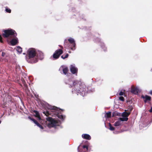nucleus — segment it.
Returning <instances> with one entry per match:
<instances>
[{
    "label": "nucleus",
    "instance_id": "1",
    "mask_svg": "<svg viewBox=\"0 0 152 152\" xmlns=\"http://www.w3.org/2000/svg\"><path fill=\"white\" fill-rule=\"evenodd\" d=\"M37 52L36 50L33 48L29 49L26 56L27 61L29 63L33 64L37 62L38 60L36 57Z\"/></svg>",
    "mask_w": 152,
    "mask_h": 152
},
{
    "label": "nucleus",
    "instance_id": "2",
    "mask_svg": "<svg viewBox=\"0 0 152 152\" xmlns=\"http://www.w3.org/2000/svg\"><path fill=\"white\" fill-rule=\"evenodd\" d=\"M72 84H70V86L72 87H74V90L77 93H81L85 90V86L82 85L81 82L78 80H73Z\"/></svg>",
    "mask_w": 152,
    "mask_h": 152
},
{
    "label": "nucleus",
    "instance_id": "3",
    "mask_svg": "<svg viewBox=\"0 0 152 152\" xmlns=\"http://www.w3.org/2000/svg\"><path fill=\"white\" fill-rule=\"evenodd\" d=\"M4 33L3 34L2 36L4 38H7L10 36L12 37L13 38H15L17 35L16 31L12 29H8L4 30Z\"/></svg>",
    "mask_w": 152,
    "mask_h": 152
},
{
    "label": "nucleus",
    "instance_id": "4",
    "mask_svg": "<svg viewBox=\"0 0 152 152\" xmlns=\"http://www.w3.org/2000/svg\"><path fill=\"white\" fill-rule=\"evenodd\" d=\"M47 120L50 123V124H48V126L49 127H53L56 126L57 124V121L51 117L47 118Z\"/></svg>",
    "mask_w": 152,
    "mask_h": 152
},
{
    "label": "nucleus",
    "instance_id": "5",
    "mask_svg": "<svg viewBox=\"0 0 152 152\" xmlns=\"http://www.w3.org/2000/svg\"><path fill=\"white\" fill-rule=\"evenodd\" d=\"M68 40L70 45L72 44L71 49L73 50H75L76 44L74 39L72 38H70L68 39Z\"/></svg>",
    "mask_w": 152,
    "mask_h": 152
},
{
    "label": "nucleus",
    "instance_id": "6",
    "mask_svg": "<svg viewBox=\"0 0 152 152\" xmlns=\"http://www.w3.org/2000/svg\"><path fill=\"white\" fill-rule=\"evenodd\" d=\"M70 71L72 74H77L78 69L75 66L72 65L70 66Z\"/></svg>",
    "mask_w": 152,
    "mask_h": 152
},
{
    "label": "nucleus",
    "instance_id": "7",
    "mask_svg": "<svg viewBox=\"0 0 152 152\" xmlns=\"http://www.w3.org/2000/svg\"><path fill=\"white\" fill-rule=\"evenodd\" d=\"M141 98L144 99V102L145 103H146L148 101H150L151 100V97L147 95L145 96L142 95L141 96Z\"/></svg>",
    "mask_w": 152,
    "mask_h": 152
},
{
    "label": "nucleus",
    "instance_id": "8",
    "mask_svg": "<svg viewBox=\"0 0 152 152\" xmlns=\"http://www.w3.org/2000/svg\"><path fill=\"white\" fill-rule=\"evenodd\" d=\"M131 91L133 94H137L138 93V89L137 88H136L132 86L131 87Z\"/></svg>",
    "mask_w": 152,
    "mask_h": 152
},
{
    "label": "nucleus",
    "instance_id": "9",
    "mask_svg": "<svg viewBox=\"0 0 152 152\" xmlns=\"http://www.w3.org/2000/svg\"><path fill=\"white\" fill-rule=\"evenodd\" d=\"M70 44L69 42L67 39H65L64 42V46L65 48H70L71 49L72 48L71 46H70Z\"/></svg>",
    "mask_w": 152,
    "mask_h": 152
},
{
    "label": "nucleus",
    "instance_id": "10",
    "mask_svg": "<svg viewBox=\"0 0 152 152\" xmlns=\"http://www.w3.org/2000/svg\"><path fill=\"white\" fill-rule=\"evenodd\" d=\"M36 57L38 59V58L40 60H42L44 58L43 53L41 51H39L38 53H37Z\"/></svg>",
    "mask_w": 152,
    "mask_h": 152
},
{
    "label": "nucleus",
    "instance_id": "11",
    "mask_svg": "<svg viewBox=\"0 0 152 152\" xmlns=\"http://www.w3.org/2000/svg\"><path fill=\"white\" fill-rule=\"evenodd\" d=\"M82 136L83 138L87 140H90L91 138V136L88 134H83L82 135Z\"/></svg>",
    "mask_w": 152,
    "mask_h": 152
},
{
    "label": "nucleus",
    "instance_id": "12",
    "mask_svg": "<svg viewBox=\"0 0 152 152\" xmlns=\"http://www.w3.org/2000/svg\"><path fill=\"white\" fill-rule=\"evenodd\" d=\"M14 38L12 39L10 42L11 45L13 46L15 45L18 42L17 39Z\"/></svg>",
    "mask_w": 152,
    "mask_h": 152
},
{
    "label": "nucleus",
    "instance_id": "13",
    "mask_svg": "<svg viewBox=\"0 0 152 152\" xmlns=\"http://www.w3.org/2000/svg\"><path fill=\"white\" fill-rule=\"evenodd\" d=\"M55 52L56 54L60 56L61 54H62L63 51L62 49H60L56 50L55 51Z\"/></svg>",
    "mask_w": 152,
    "mask_h": 152
},
{
    "label": "nucleus",
    "instance_id": "14",
    "mask_svg": "<svg viewBox=\"0 0 152 152\" xmlns=\"http://www.w3.org/2000/svg\"><path fill=\"white\" fill-rule=\"evenodd\" d=\"M34 112L35 114V116L38 118L39 120L41 119V117L39 112L37 110H34Z\"/></svg>",
    "mask_w": 152,
    "mask_h": 152
},
{
    "label": "nucleus",
    "instance_id": "15",
    "mask_svg": "<svg viewBox=\"0 0 152 152\" xmlns=\"http://www.w3.org/2000/svg\"><path fill=\"white\" fill-rule=\"evenodd\" d=\"M121 115V113L116 112L115 111L113 112L112 115V117H114L116 116H119Z\"/></svg>",
    "mask_w": 152,
    "mask_h": 152
},
{
    "label": "nucleus",
    "instance_id": "16",
    "mask_svg": "<svg viewBox=\"0 0 152 152\" xmlns=\"http://www.w3.org/2000/svg\"><path fill=\"white\" fill-rule=\"evenodd\" d=\"M130 114V113L124 112L122 113V116L123 117H127Z\"/></svg>",
    "mask_w": 152,
    "mask_h": 152
},
{
    "label": "nucleus",
    "instance_id": "17",
    "mask_svg": "<svg viewBox=\"0 0 152 152\" xmlns=\"http://www.w3.org/2000/svg\"><path fill=\"white\" fill-rule=\"evenodd\" d=\"M121 124L122 123L121 121H118L115 123L114 125L115 126H117L121 125Z\"/></svg>",
    "mask_w": 152,
    "mask_h": 152
},
{
    "label": "nucleus",
    "instance_id": "18",
    "mask_svg": "<svg viewBox=\"0 0 152 152\" xmlns=\"http://www.w3.org/2000/svg\"><path fill=\"white\" fill-rule=\"evenodd\" d=\"M68 71V69L67 67H65L63 69V72L64 74L66 75Z\"/></svg>",
    "mask_w": 152,
    "mask_h": 152
},
{
    "label": "nucleus",
    "instance_id": "19",
    "mask_svg": "<svg viewBox=\"0 0 152 152\" xmlns=\"http://www.w3.org/2000/svg\"><path fill=\"white\" fill-rule=\"evenodd\" d=\"M111 113L110 112H109L106 113L105 115V117L106 118H110L111 117Z\"/></svg>",
    "mask_w": 152,
    "mask_h": 152
},
{
    "label": "nucleus",
    "instance_id": "20",
    "mask_svg": "<svg viewBox=\"0 0 152 152\" xmlns=\"http://www.w3.org/2000/svg\"><path fill=\"white\" fill-rule=\"evenodd\" d=\"M128 107H129L127 111L128 113H130V114L131 111L133 110V108L132 106H129Z\"/></svg>",
    "mask_w": 152,
    "mask_h": 152
},
{
    "label": "nucleus",
    "instance_id": "21",
    "mask_svg": "<svg viewBox=\"0 0 152 152\" xmlns=\"http://www.w3.org/2000/svg\"><path fill=\"white\" fill-rule=\"evenodd\" d=\"M128 118L127 117L120 118L119 120L121 121H128Z\"/></svg>",
    "mask_w": 152,
    "mask_h": 152
},
{
    "label": "nucleus",
    "instance_id": "22",
    "mask_svg": "<svg viewBox=\"0 0 152 152\" xmlns=\"http://www.w3.org/2000/svg\"><path fill=\"white\" fill-rule=\"evenodd\" d=\"M16 50L20 53L22 52V48L20 46H18L16 48Z\"/></svg>",
    "mask_w": 152,
    "mask_h": 152
},
{
    "label": "nucleus",
    "instance_id": "23",
    "mask_svg": "<svg viewBox=\"0 0 152 152\" xmlns=\"http://www.w3.org/2000/svg\"><path fill=\"white\" fill-rule=\"evenodd\" d=\"M60 56L56 54L55 52L53 55V58L56 59L60 57Z\"/></svg>",
    "mask_w": 152,
    "mask_h": 152
},
{
    "label": "nucleus",
    "instance_id": "24",
    "mask_svg": "<svg viewBox=\"0 0 152 152\" xmlns=\"http://www.w3.org/2000/svg\"><path fill=\"white\" fill-rule=\"evenodd\" d=\"M109 129L110 130L113 131L114 130L115 128L112 126V125L110 123H109Z\"/></svg>",
    "mask_w": 152,
    "mask_h": 152
},
{
    "label": "nucleus",
    "instance_id": "25",
    "mask_svg": "<svg viewBox=\"0 0 152 152\" xmlns=\"http://www.w3.org/2000/svg\"><path fill=\"white\" fill-rule=\"evenodd\" d=\"M58 118L61 119L62 120H64L65 118V116H63L62 115L58 114L57 115Z\"/></svg>",
    "mask_w": 152,
    "mask_h": 152
},
{
    "label": "nucleus",
    "instance_id": "26",
    "mask_svg": "<svg viewBox=\"0 0 152 152\" xmlns=\"http://www.w3.org/2000/svg\"><path fill=\"white\" fill-rule=\"evenodd\" d=\"M51 110H58V108L57 107L55 106H52L50 108Z\"/></svg>",
    "mask_w": 152,
    "mask_h": 152
},
{
    "label": "nucleus",
    "instance_id": "27",
    "mask_svg": "<svg viewBox=\"0 0 152 152\" xmlns=\"http://www.w3.org/2000/svg\"><path fill=\"white\" fill-rule=\"evenodd\" d=\"M68 56L69 54L68 53H67L66 55L65 56H64V55H62L61 57L63 59H65V58H68Z\"/></svg>",
    "mask_w": 152,
    "mask_h": 152
},
{
    "label": "nucleus",
    "instance_id": "28",
    "mask_svg": "<svg viewBox=\"0 0 152 152\" xmlns=\"http://www.w3.org/2000/svg\"><path fill=\"white\" fill-rule=\"evenodd\" d=\"M37 125L39 127L40 129H44L43 127L42 126V125H41V124H40L39 123H38Z\"/></svg>",
    "mask_w": 152,
    "mask_h": 152
},
{
    "label": "nucleus",
    "instance_id": "29",
    "mask_svg": "<svg viewBox=\"0 0 152 152\" xmlns=\"http://www.w3.org/2000/svg\"><path fill=\"white\" fill-rule=\"evenodd\" d=\"M83 149H86V151H87L88 150V147L86 145H84L83 146Z\"/></svg>",
    "mask_w": 152,
    "mask_h": 152
},
{
    "label": "nucleus",
    "instance_id": "30",
    "mask_svg": "<svg viewBox=\"0 0 152 152\" xmlns=\"http://www.w3.org/2000/svg\"><path fill=\"white\" fill-rule=\"evenodd\" d=\"M119 99L120 100L122 101H124V98L122 96H120V97H119Z\"/></svg>",
    "mask_w": 152,
    "mask_h": 152
},
{
    "label": "nucleus",
    "instance_id": "31",
    "mask_svg": "<svg viewBox=\"0 0 152 152\" xmlns=\"http://www.w3.org/2000/svg\"><path fill=\"white\" fill-rule=\"evenodd\" d=\"M6 12H7L10 13L11 12V10L9 8H6L5 10Z\"/></svg>",
    "mask_w": 152,
    "mask_h": 152
},
{
    "label": "nucleus",
    "instance_id": "32",
    "mask_svg": "<svg viewBox=\"0 0 152 152\" xmlns=\"http://www.w3.org/2000/svg\"><path fill=\"white\" fill-rule=\"evenodd\" d=\"M124 93L122 91H120V92L119 93V95L120 96H123L124 95Z\"/></svg>",
    "mask_w": 152,
    "mask_h": 152
},
{
    "label": "nucleus",
    "instance_id": "33",
    "mask_svg": "<svg viewBox=\"0 0 152 152\" xmlns=\"http://www.w3.org/2000/svg\"><path fill=\"white\" fill-rule=\"evenodd\" d=\"M0 42L1 43H3L4 42L2 40V38L1 35H0Z\"/></svg>",
    "mask_w": 152,
    "mask_h": 152
},
{
    "label": "nucleus",
    "instance_id": "34",
    "mask_svg": "<svg viewBox=\"0 0 152 152\" xmlns=\"http://www.w3.org/2000/svg\"><path fill=\"white\" fill-rule=\"evenodd\" d=\"M28 118L30 119L33 122H34L35 121V119H34L33 118H31L30 116L28 117Z\"/></svg>",
    "mask_w": 152,
    "mask_h": 152
},
{
    "label": "nucleus",
    "instance_id": "35",
    "mask_svg": "<svg viewBox=\"0 0 152 152\" xmlns=\"http://www.w3.org/2000/svg\"><path fill=\"white\" fill-rule=\"evenodd\" d=\"M44 113H45V115L46 116H47L48 115L50 114L49 113V111H47L46 113H45V112H43Z\"/></svg>",
    "mask_w": 152,
    "mask_h": 152
},
{
    "label": "nucleus",
    "instance_id": "36",
    "mask_svg": "<svg viewBox=\"0 0 152 152\" xmlns=\"http://www.w3.org/2000/svg\"><path fill=\"white\" fill-rule=\"evenodd\" d=\"M5 55V53L4 52H2L1 54V56L3 57H4Z\"/></svg>",
    "mask_w": 152,
    "mask_h": 152
},
{
    "label": "nucleus",
    "instance_id": "37",
    "mask_svg": "<svg viewBox=\"0 0 152 152\" xmlns=\"http://www.w3.org/2000/svg\"><path fill=\"white\" fill-rule=\"evenodd\" d=\"M36 125L38 123L36 120L34 122Z\"/></svg>",
    "mask_w": 152,
    "mask_h": 152
},
{
    "label": "nucleus",
    "instance_id": "38",
    "mask_svg": "<svg viewBox=\"0 0 152 152\" xmlns=\"http://www.w3.org/2000/svg\"><path fill=\"white\" fill-rule=\"evenodd\" d=\"M149 111L150 113H152V107H151V109L149 110Z\"/></svg>",
    "mask_w": 152,
    "mask_h": 152
},
{
    "label": "nucleus",
    "instance_id": "39",
    "mask_svg": "<svg viewBox=\"0 0 152 152\" xmlns=\"http://www.w3.org/2000/svg\"><path fill=\"white\" fill-rule=\"evenodd\" d=\"M59 46L61 48H62V49H63V47L61 45H59Z\"/></svg>",
    "mask_w": 152,
    "mask_h": 152
},
{
    "label": "nucleus",
    "instance_id": "40",
    "mask_svg": "<svg viewBox=\"0 0 152 152\" xmlns=\"http://www.w3.org/2000/svg\"><path fill=\"white\" fill-rule=\"evenodd\" d=\"M24 86L26 87H27V85L26 84V83L25 82V83H24Z\"/></svg>",
    "mask_w": 152,
    "mask_h": 152
},
{
    "label": "nucleus",
    "instance_id": "41",
    "mask_svg": "<svg viewBox=\"0 0 152 152\" xmlns=\"http://www.w3.org/2000/svg\"><path fill=\"white\" fill-rule=\"evenodd\" d=\"M150 94H151V95H152V91H151L150 92Z\"/></svg>",
    "mask_w": 152,
    "mask_h": 152
},
{
    "label": "nucleus",
    "instance_id": "42",
    "mask_svg": "<svg viewBox=\"0 0 152 152\" xmlns=\"http://www.w3.org/2000/svg\"><path fill=\"white\" fill-rule=\"evenodd\" d=\"M69 53H71V51H69Z\"/></svg>",
    "mask_w": 152,
    "mask_h": 152
},
{
    "label": "nucleus",
    "instance_id": "43",
    "mask_svg": "<svg viewBox=\"0 0 152 152\" xmlns=\"http://www.w3.org/2000/svg\"><path fill=\"white\" fill-rule=\"evenodd\" d=\"M79 147H80V146H79L78 147V149L79 148Z\"/></svg>",
    "mask_w": 152,
    "mask_h": 152
},
{
    "label": "nucleus",
    "instance_id": "44",
    "mask_svg": "<svg viewBox=\"0 0 152 152\" xmlns=\"http://www.w3.org/2000/svg\"><path fill=\"white\" fill-rule=\"evenodd\" d=\"M1 121H0V124H1Z\"/></svg>",
    "mask_w": 152,
    "mask_h": 152
},
{
    "label": "nucleus",
    "instance_id": "45",
    "mask_svg": "<svg viewBox=\"0 0 152 152\" xmlns=\"http://www.w3.org/2000/svg\"><path fill=\"white\" fill-rule=\"evenodd\" d=\"M23 54H25V53H23Z\"/></svg>",
    "mask_w": 152,
    "mask_h": 152
}]
</instances>
